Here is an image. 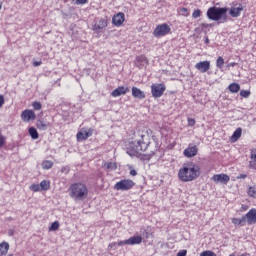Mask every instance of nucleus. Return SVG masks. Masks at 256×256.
Instances as JSON below:
<instances>
[{"mask_svg":"<svg viewBox=\"0 0 256 256\" xmlns=\"http://www.w3.org/2000/svg\"><path fill=\"white\" fill-rule=\"evenodd\" d=\"M180 13L184 17H187L189 15V10L187 8H185V7H182V8H180Z\"/></svg>","mask_w":256,"mask_h":256,"instance_id":"e433bc0d","label":"nucleus"},{"mask_svg":"<svg viewBox=\"0 0 256 256\" xmlns=\"http://www.w3.org/2000/svg\"><path fill=\"white\" fill-rule=\"evenodd\" d=\"M59 229V222L55 221L49 227V231H57Z\"/></svg>","mask_w":256,"mask_h":256,"instance_id":"f704fd0d","label":"nucleus"},{"mask_svg":"<svg viewBox=\"0 0 256 256\" xmlns=\"http://www.w3.org/2000/svg\"><path fill=\"white\" fill-rule=\"evenodd\" d=\"M28 133L32 139H39V132L35 127H30Z\"/></svg>","mask_w":256,"mask_h":256,"instance_id":"393cba45","label":"nucleus"},{"mask_svg":"<svg viewBox=\"0 0 256 256\" xmlns=\"http://www.w3.org/2000/svg\"><path fill=\"white\" fill-rule=\"evenodd\" d=\"M212 181H214V183H221L222 185H227L228 181H230V178L227 174H215L212 177Z\"/></svg>","mask_w":256,"mask_h":256,"instance_id":"f8f14e48","label":"nucleus"},{"mask_svg":"<svg viewBox=\"0 0 256 256\" xmlns=\"http://www.w3.org/2000/svg\"><path fill=\"white\" fill-rule=\"evenodd\" d=\"M229 8L227 7H210L207 10V17L210 21H220L218 23H227V12Z\"/></svg>","mask_w":256,"mask_h":256,"instance_id":"20e7f679","label":"nucleus"},{"mask_svg":"<svg viewBox=\"0 0 256 256\" xmlns=\"http://www.w3.org/2000/svg\"><path fill=\"white\" fill-rule=\"evenodd\" d=\"M199 175H201V168L199 167V165L193 162L184 164L178 172V177L180 181H183L184 183H189V181H195V179H197Z\"/></svg>","mask_w":256,"mask_h":256,"instance_id":"f03ea898","label":"nucleus"},{"mask_svg":"<svg viewBox=\"0 0 256 256\" xmlns=\"http://www.w3.org/2000/svg\"><path fill=\"white\" fill-rule=\"evenodd\" d=\"M61 171H62V173H64V171H65V168H62V170H61Z\"/></svg>","mask_w":256,"mask_h":256,"instance_id":"5fc2aeb1","label":"nucleus"},{"mask_svg":"<svg viewBox=\"0 0 256 256\" xmlns=\"http://www.w3.org/2000/svg\"><path fill=\"white\" fill-rule=\"evenodd\" d=\"M143 235L146 237V239L149 238V233L147 231H145V230L143 232Z\"/></svg>","mask_w":256,"mask_h":256,"instance_id":"8fccbe9b","label":"nucleus"},{"mask_svg":"<svg viewBox=\"0 0 256 256\" xmlns=\"http://www.w3.org/2000/svg\"><path fill=\"white\" fill-rule=\"evenodd\" d=\"M243 133V129L237 128L234 133L231 136L232 143H235V141H239L241 139V134Z\"/></svg>","mask_w":256,"mask_h":256,"instance_id":"4be33fe9","label":"nucleus"},{"mask_svg":"<svg viewBox=\"0 0 256 256\" xmlns=\"http://www.w3.org/2000/svg\"><path fill=\"white\" fill-rule=\"evenodd\" d=\"M3 105H5V98L3 97V95H0V109L1 107H3Z\"/></svg>","mask_w":256,"mask_h":256,"instance_id":"37998d69","label":"nucleus"},{"mask_svg":"<svg viewBox=\"0 0 256 256\" xmlns=\"http://www.w3.org/2000/svg\"><path fill=\"white\" fill-rule=\"evenodd\" d=\"M176 256H187V250H180Z\"/></svg>","mask_w":256,"mask_h":256,"instance_id":"79ce46f5","label":"nucleus"},{"mask_svg":"<svg viewBox=\"0 0 256 256\" xmlns=\"http://www.w3.org/2000/svg\"><path fill=\"white\" fill-rule=\"evenodd\" d=\"M49 187H51V183L47 180H42L40 182L41 191H49Z\"/></svg>","mask_w":256,"mask_h":256,"instance_id":"a878e982","label":"nucleus"},{"mask_svg":"<svg viewBox=\"0 0 256 256\" xmlns=\"http://www.w3.org/2000/svg\"><path fill=\"white\" fill-rule=\"evenodd\" d=\"M133 140L129 142L127 147V153L130 157H139L151 144V135L149 131L138 130L133 134Z\"/></svg>","mask_w":256,"mask_h":256,"instance_id":"f257e3e1","label":"nucleus"},{"mask_svg":"<svg viewBox=\"0 0 256 256\" xmlns=\"http://www.w3.org/2000/svg\"><path fill=\"white\" fill-rule=\"evenodd\" d=\"M129 93V87L119 86L111 92L112 97H121V95H126Z\"/></svg>","mask_w":256,"mask_h":256,"instance_id":"2eb2a0df","label":"nucleus"},{"mask_svg":"<svg viewBox=\"0 0 256 256\" xmlns=\"http://www.w3.org/2000/svg\"><path fill=\"white\" fill-rule=\"evenodd\" d=\"M36 127L39 129V131H47V129H49V122L38 120L36 122Z\"/></svg>","mask_w":256,"mask_h":256,"instance_id":"412c9836","label":"nucleus"},{"mask_svg":"<svg viewBox=\"0 0 256 256\" xmlns=\"http://www.w3.org/2000/svg\"><path fill=\"white\" fill-rule=\"evenodd\" d=\"M32 107L35 111H41L43 106L41 105V102L36 101L32 103Z\"/></svg>","mask_w":256,"mask_h":256,"instance_id":"473e14b6","label":"nucleus"},{"mask_svg":"<svg viewBox=\"0 0 256 256\" xmlns=\"http://www.w3.org/2000/svg\"><path fill=\"white\" fill-rule=\"evenodd\" d=\"M112 23L116 27H121V25H123V23H125V14L120 12V13L114 15L112 18Z\"/></svg>","mask_w":256,"mask_h":256,"instance_id":"4468645a","label":"nucleus"},{"mask_svg":"<svg viewBox=\"0 0 256 256\" xmlns=\"http://www.w3.org/2000/svg\"><path fill=\"white\" fill-rule=\"evenodd\" d=\"M30 191H34V193H37L38 191H41L40 184H32L30 186Z\"/></svg>","mask_w":256,"mask_h":256,"instance_id":"72a5a7b5","label":"nucleus"},{"mask_svg":"<svg viewBox=\"0 0 256 256\" xmlns=\"http://www.w3.org/2000/svg\"><path fill=\"white\" fill-rule=\"evenodd\" d=\"M204 43H206V45H209V37H206V38H205Z\"/></svg>","mask_w":256,"mask_h":256,"instance_id":"3c124183","label":"nucleus"},{"mask_svg":"<svg viewBox=\"0 0 256 256\" xmlns=\"http://www.w3.org/2000/svg\"><path fill=\"white\" fill-rule=\"evenodd\" d=\"M229 256H235V254H230Z\"/></svg>","mask_w":256,"mask_h":256,"instance_id":"6e6d98bb","label":"nucleus"},{"mask_svg":"<svg viewBox=\"0 0 256 256\" xmlns=\"http://www.w3.org/2000/svg\"><path fill=\"white\" fill-rule=\"evenodd\" d=\"M113 247H115V243H111L108 245V251H111V249H113Z\"/></svg>","mask_w":256,"mask_h":256,"instance_id":"09e8293b","label":"nucleus"},{"mask_svg":"<svg viewBox=\"0 0 256 256\" xmlns=\"http://www.w3.org/2000/svg\"><path fill=\"white\" fill-rule=\"evenodd\" d=\"M223 65H225V60L223 57L219 56L216 60V67H218V69H223Z\"/></svg>","mask_w":256,"mask_h":256,"instance_id":"c756f323","label":"nucleus"},{"mask_svg":"<svg viewBox=\"0 0 256 256\" xmlns=\"http://www.w3.org/2000/svg\"><path fill=\"white\" fill-rule=\"evenodd\" d=\"M9 252V243L2 242L0 243V256L7 255Z\"/></svg>","mask_w":256,"mask_h":256,"instance_id":"5701e85b","label":"nucleus"},{"mask_svg":"<svg viewBox=\"0 0 256 256\" xmlns=\"http://www.w3.org/2000/svg\"><path fill=\"white\" fill-rule=\"evenodd\" d=\"M105 27H107V20L101 18L92 26V29L93 31H101V29H105Z\"/></svg>","mask_w":256,"mask_h":256,"instance_id":"a211bd4d","label":"nucleus"},{"mask_svg":"<svg viewBox=\"0 0 256 256\" xmlns=\"http://www.w3.org/2000/svg\"><path fill=\"white\" fill-rule=\"evenodd\" d=\"M171 33V26L167 23L159 24L153 31V35L155 37H165V35H169Z\"/></svg>","mask_w":256,"mask_h":256,"instance_id":"423d86ee","label":"nucleus"},{"mask_svg":"<svg viewBox=\"0 0 256 256\" xmlns=\"http://www.w3.org/2000/svg\"><path fill=\"white\" fill-rule=\"evenodd\" d=\"M143 241V237L141 236H132L129 239L122 240L118 242L119 247H122V245H141Z\"/></svg>","mask_w":256,"mask_h":256,"instance_id":"6e6552de","label":"nucleus"},{"mask_svg":"<svg viewBox=\"0 0 256 256\" xmlns=\"http://www.w3.org/2000/svg\"><path fill=\"white\" fill-rule=\"evenodd\" d=\"M244 219L248 225H255L256 223V209H250L245 215Z\"/></svg>","mask_w":256,"mask_h":256,"instance_id":"1a4fd4ad","label":"nucleus"},{"mask_svg":"<svg viewBox=\"0 0 256 256\" xmlns=\"http://www.w3.org/2000/svg\"><path fill=\"white\" fill-rule=\"evenodd\" d=\"M21 119L22 121H35V119H37V115H35V112L33 110H24L21 114Z\"/></svg>","mask_w":256,"mask_h":256,"instance_id":"9b49d317","label":"nucleus"},{"mask_svg":"<svg viewBox=\"0 0 256 256\" xmlns=\"http://www.w3.org/2000/svg\"><path fill=\"white\" fill-rule=\"evenodd\" d=\"M250 96H251V91L249 90L240 91V97H243L244 99H249Z\"/></svg>","mask_w":256,"mask_h":256,"instance_id":"7c9ffc66","label":"nucleus"},{"mask_svg":"<svg viewBox=\"0 0 256 256\" xmlns=\"http://www.w3.org/2000/svg\"><path fill=\"white\" fill-rule=\"evenodd\" d=\"M232 223H233V225H240L241 227H243L245 225V223H247V222L245 221V217L242 216V218H240V219L233 218Z\"/></svg>","mask_w":256,"mask_h":256,"instance_id":"bb28decb","label":"nucleus"},{"mask_svg":"<svg viewBox=\"0 0 256 256\" xmlns=\"http://www.w3.org/2000/svg\"><path fill=\"white\" fill-rule=\"evenodd\" d=\"M237 62H231L227 65V67H236Z\"/></svg>","mask_w":256,"mask_h":256,"instance_id":"49530a36","label":"nucleus"},{"mask_svg":"<svg viewBox=\"0 0 256 256\" xmlns=\"http://www.w3.org/2000/svg\"><path fill=\"white\" fill-rule=\"evenodd\" d=\"M3 145H5V138H4L3 134H1V132H0V149H1V147H3Z\"/></svg>","mask_w":256,"mask_h":256,"instance_id":"ea45409f","label":"nucleus"},{"mask_svg":"<svg viewBox=\"0 0 256 256\" xmlns=\"http://www.w3.org/2000/svg\"><path fill=\"white\" fill-rule=\"evenodd\" d=\"M41 65H43V62H42V61H34V62H33V67H39V66H41Z\"/></svg>","mask_w":256,"mask_h":256,"instance_id":"c03bdc74","label":"nucleus"},{"mask_svg":"<svg viewBox=\"0 0 256 256\" xmlns=\"http://www.w3.org/2000/svg\"><path fill=\"white\" fill-rule=\"evenodd\" d=\"M228 89H229L230 93H239V91L241 90V86L237 83H231L228 86Z\"/></svg>","mask_w":256,"mask_h":256,"instance_id":"b1692460","label":"nucleus"},{"mask_svg":"<svg viewBox=\"0 0 256 256\" xmlns=\"http://www.w3.org/2000/svg\"><path fill=\"white\" fill-rule=\"evenodd\" d=\"M132 95L136 99H145V92L141 91V89L137 87L132 88Z\"/></svg>","mask_w":256,"mask_h":256,"instance_id":"aec40b11","label":"nucleus"},{"mask_svg":"<svg viewBox=\"0 0 256 256\" xmlns=\"http://www.w3.org/2000/svg\"><path fill=\"white\" fill-rule=\"evenodd\" d=\"M209 27H215V24H207V23H202L201 24V29H209Z\"/></svg>","mask_w":256,"mask_h":256,"instance_id":"4c0bfd02","label":"nucleus"},{"mask_svg":"<svg viewBox=\"0 0 256 256\" xmlns=\"http://www.w3.org/2000/svg\"><path fill=\"white\" fill-rule=\"evenodd\" d=\"M248 195H249V197H253V199H256V185L249 187Z\"/></svg>","mask_w":256,"mask_h":256,"instance_id":"c85d7f7f","label":"nucleus"},{"mask_svg":"<svg viewBox=\"0 0 256 256\" xmlns=\"http://www.w3.org/2000/svg\"><path fill=\"white\" fill-rule=\"evenodd\" d=\"M70 197L74 199V201H83L87 199L89 195V190L87 186L81 182L71 184L69 188Z\"/></svg>","mask_w":256,"mask_h":256,"instance_id":"7ed1b4c3","label":"nucleus"},{"mask_svg":"<svg viewBox=\"0 0 256 256\" xmlns=\"http://www.w3.org/2000/svg\"><path fill=\"white\" fill-rule=\"evenodd\" d=\"M188 127H195V119L188 118Z\"/></svg>","mask_w":256,"mask_h":256,"instance_id":"58836bf2","label":"nucleus"},{"mask_svg":"<svg viewBox=\"0 0 256 256\" xmlns=\"http://www.w3.org/2000/svg\"><path fill=\"white\" fill-rule=\"evenodd\" d=\"M44 169H51L53 167V162L51 160H46L42 163Z\"/></svg>","mask_w":256,"mask_h":256,"instance_id":"2f4dec72","label":"nucleus"},{"mask_svg":"<svg viewBox=\"0 0 256 256\" xmlns=\"http://www.w3.org/2000/svg\"><path fill=\"white\" fill-rule=\"evenodd\" d=\"M192 17L193 19H199V17H201V10L199 9L194 10V12L192 13Z\"/></svg>","mask_w":256,"mask_h":256,"instance_id":"c9c22d12","label":"nucleus"},{"mask_svg":"<svg viewBox=\"0 0 256 256\" xmlns=\"http://www.w3.org/2000/svg\"><path fill=\"white\" fill-rule=\"evenodd\" d=\"M167 90V87L164 84H153L151 86L152 97L155 99H159V97H163V93Z\"/></svg>","mask_w":256,"mask_h":256,"instance_id":"0eeeda50","label":"nucleus"},{"mask_svg":"<svg viewBox=\"0 0 256 256\" xmlns=\"http://www.w3.org/2000/svg\"><path fill=\"white\" fill-rule=\"evenodd\" d=\"M147 63H148L147 57H145L143 55L136 57V65H137V67H139V69H143V67H145V65H147Z\"/></svg>","mask_w":256,"mask_h":256,"instance_id":"6ab92c4d","label":"nucleus"},{"mask_svg":"<svg viewBox=\"0 0 256 256\" xmlns=\"http://www.w3.org/2000/svg\"><path fill=\"white\" fill-rule=\"evenodd\" d=\"M89 0H76V5H85Z\"/></svg>","mask_w":256,"mask_h":256,"instance_id":"a19ab883","label":"nucleus"},{"mask_svg":"<svg viewBox=\"0 0 256 256\" xmlns=\"http://www.w3.org/2000/svg\"><path fill=\"white\" fill-rule=\"evenodd\" d=\"M195 69H197V71H200V73H207V71L211 69V62L207 60L198 62L195 65Z\"/></svg>","mask_w":256,"mask_h":256,"instance_id":"9d476101","label":"nucleus"},{"mask_svg":"<svg viewBox=\"0 0 256 256\" xmlns=\"http://www.w3.org/2000/svg\"><path fill=\"white\" fill-rule=\"evenodd\" d=\"M237 179H247V175L246 174H240Z\"/></svg>","mask_w":256,"mask_h":256,"instance_id":"a18cd8bd","label":"nucleus"},{"mask_svg":"<svg viewBox=\"0 0 256 256\" xmlns=\"http://www.w3.org/2000/svg\"><path fill=\"white\" fill-rule=\"evenodd\" d=\"M135 187V182L131 179H123L114 185L115 191H131Z\"/></svg>","mask_w":256,"mask_h":256,"instance_id":"39448f33","label":"nucleus"},{"mask_svg":"<svg viewBox=\"0 0 256 256\" xmlns=\"http://www.w3.org/2000/svg\"><path fill=\"white\" fill-rule=\"evenodd\" d=\"M8 234L11 236H13V230H9Z\"/></svg>","mask_w":256,"mask_h":256,"instance_id":"603ef678","label":"nucleus"},{"mask_svg":"<svg viewBox=\"0 0 256 256\" xmlns=\"http://www.w3.org/2000/svg\"><path fill=\"white\" fill-rule=\"evenodd\" d=\"M199 152V148H197L195 145H189L185 150H184V157H187L188 159H191V157H195L197 153Z\"/></svg>","mask_w":256,"mask_h":256,"instance_id":"ddd939ff","label":"nucleus"},{"mask_svg":"<svg viewBox=\"0 0 256 256\" xmlns=\"http://www.w3.org/2000/svg\"><path fill=\"white\" fill-rule=\"evenodd\" d=\"M130 175H132V177H135L137 175V171L136 170H130Z\"/></svg>","mask_w":256,"mask_h":256,"instance_id":"de8ad7c7","label":"nucleus"},{"mask_svg":"<svg viewBox=\"0 0 256 256\" xmlns=\"http://www.w3.org/2000/svg\"><path fill=\"white\" fill-rule=\"evenodd\" d=\"M91 135H93V132L82 130L77 133L76 137H77L78 141H85L86 139H89V137H91Z\"/></svg>","mask_w":256,"mask_h":256,"instance_id":"f3484780","label":"nucleus"},{"mask_svg":"<svg viewBox=\"0 0 256 256\" xmlns=\"http://www.w3.org/2000/svg\"><path fill=\"white\" fill-rule=\"evenodd\" d=\"M243 11V5L239 4L238 7H232L229 10V15L230 17H241V12Z\"/></svg>","mask_w":256,"mask_h":256,"instance_id":"dca6fc26","label":"nucleus"},{"mask_svg":"<svg viewBox=\"0 0 256 256\" xmlns=\"http://www.w3.org/2000/svg\"><path fill=\"white\" fill-rule=\"evenodd\" d=\"M108 171H115L117 169V163L115 162H108L104 165Z\"/></svg>","mask_w":256,"mask_h":256,"instance_id":"cd10ccee","label":"nucleus"},{"mask_svg":"<svg viewBox=\"0 0 256 256\" xmlns=\"http://www.w3.org/2000/svg\"><path fill=\"white\" fill-rule=\"evenodd\" d=\"M3 9V3L0 2V11Z\"/></svg>","mask_w":256,"mask_h":256,"instance_id":"864d4df0","label":"nucleus"}]
</instances>
